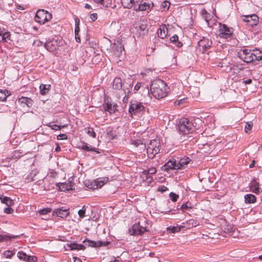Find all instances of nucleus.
<instances>
[{
  "instance_id": "nucleus-1",
  "label": "nucleus",
  "mask_w": 262,
  "mask_h": 262,
  "mask_svg": "<svg viewBox=\"0 0 262 262\" xmlns=\"http://www.w3.org/2000/svg\"><path fill=\"white\" fill-rule=\"evenodd\" d=\"M167 89L166 83L161 79L152 81L150 86V91L152 95L157 99H161L166 96Z\"/></svg>"
},
{
  "instance_id": "nucleus-2",
  "label": "nucleus",
  "mask_w": 262,
  "mask_h": 262,
  "mask_svg": "<svg viewBox=\"0 0 262 262\" xmlns=\"http://www.w3.org/2000/svg\"><path fill=\"white\" fill-rule=\"evenodd\" d=\"M238 56L244 62L249 63L255 60H261L262 59V52L258 49L253 50L244 49L239 52Z\"/></svg>"
},
{
  "instance_id": "nucleus-3",
  "label": "nucleus",
  "mask_w": 262,
  "mask_h": 262,
  "mask_svg": "<svg viewBox=\"0 0 262 262\" xmlns=\"http://www.w3.org/2000/svg\"><path fill=\"white\" fill-rule=\"evenodd\" d=\"M151 225L145 218L140 219L139 221L133 226V234H141L149 230Z\"/></svg>"
},
{
  "instance_id": "nucleus-4",
  "label": "nucleus",
  "mask_w": 262,
  "mask_h": 262,
  "mask_svg": "<svg viewBox=\"0 0 262 262\" xmlns=\"http://www.w3.org/2000/svg\"><path fill=\"white\" fill-rule=\"evenodd\" d=\"M52 18L51 13L43 9L38 10L35 16V20L40 24H44Z\"/></svg>"
},
{
  "instance_id": "nucleus-5",
  "label": "nucleus",
  "mask_w": 262,
  "mask_h": 262,
  "mask_svg": "<svg viewBox=\"0 0 262 262\" xmlns=\"http://www.w3.org/2000/svg\"><path fill=\"white\" fill-rule=\"evenodd\" d=\"M194 130V126L191 120L187 118H181V135H189Z\"/></svg>"
},
{
  "instance_id": "nucleus-6",
  "label": "nucleus",
  "mask_w": 262,
  "mask_h": 262,
  "mask_svg": "<svg viewBox=\"0 0 262 262\" xmlns=\"http://www.w3.org/2000/svg\"><path fill=\"white\" fill-rule=\"evenodd\" d=\"M159 147L160 142L158 140H151L146 149L148 157L153 158L159 152Z\"/></svg>"
},
{
  "instance_id": "nucleus-7",
  "label": "nucleus",
  "mask_w": 262,
  "mask_h": 262,
  "mask_svg": "<svg viewBox=\"0 0 262 262\" xmlns=\"http://www.w3.org/2000/svg\"><path fill=\"white\" fill-rule=\"evenodd\" d=\"M212 44V41L210 36L203 37L198 42V49L202 53L209 49Z\"/></svg>"
},
{
  "instance_id": "nucleus-8",
  "label": "nucleus",
  "mask_w": 262,
  "mask_h": 262,
  "mask_svg": "<svg viewBox=\"0 0 262 262\" xmlns=\"http://www.w3.org/2000/svg\"><path fill=\"white\" fill-rule=\"evenodd\" d=\"M144 110V106L142 103L137 101H133L130 102L129 112L131 114H136Z\"/></svg>"
},
{
  "instance_id": "nucleus-9",
  "label": "nucleus",
  "mask_w": 262,
  "mask_h": 262,
  "mask_svg": "<svg viewBox=\"0 0 262 262\" xmlns=\"http://www.w3.org/2000/svg\"><path fill=\"white\" fill-rule=\"evenodd\" d=\"M108 181L109 178L108 177L98 178L91 183L89 188L92 189L100 188Z\"/></svg>"
},
{
  "instance_id": "nucleus-10",
  "label": "nucleus",
  "mask_w": 262,
  "mask_h": 262,
  "mask_svg": "<svg viewBox=\"0 0 262 262\" xmlns=\"http://www.w3.org/2000/svg\"><path fill=\"white\" fill-rule=\"evenodd\" d=\"M117 103L112 102L108 98L105 100L104 109L105 112H108L111 114L115 113L117 111Z\"/></svg>"
},
{
  "instance_id": "nucleus-11",
  "label": "nucleus",
  "mask_w": 262,
  "mask_h": 262,
  "mask_svg": "<svg viewBox=\"0 0 262 262\" xmlns=\"http://www.w3.org/2000/svg\"><path fill=\"white\" fill-rule=\"evenodd\" d=\"M232 33V32L231 29L227 27L225 25L220 24V29L219 30V35L220 37L227 38L231 35Z\"/></svg>"
},
{
  "instance_id": "nucleus-12",
  "label": "nucleus",
  "mask_w": 262,
  "mask_h": 262,
  "mask_svg": "<svg viewBox=\"0 0 262 262\" xmlns=\"http://www.w3.org/2000/svg\"><path fill=\"white\" fill-rule=\"evenodd\" d=\"M180 168V165L179 163H177L176 160H169L164 165H163L161 169L163 171H169L172 169H179Z\"/></svg>"
},
{
  "instance_id": "nucleus-13",
  "label": "nucleus",
  "mask_w": 262,
  "mask_h": 262,
  "mask_svg": "<svg viewBox=\"0 0 262 262\" xmlns=\"http://www.w3.org/2000/svg\"><path fill=\"white\" fill-rule=\"evenodd\" d=\"M83 243H86L85 244L89 247H99L102 246H106L110 244L109 242H101L100 241H92L88 239H85L83 241Z\"/></svg>"
},
{
  "instance_id": "nucleus-14",
  "label": "nucleus",
  "mask_w": 262,
  "mask_h": 262,
  "mask_svg": "<svg viewBox=\"0 0 262 262\" xmlns=\"http://www.w3.org/2000/svg\"><path fill=\"white\" fill-rule=\"evenodd\" d=\"M153 7L154 4L152 3L142 2L141 0V2L137 6H135V11H148L151 10Z\"/></svg>"
},
{
  "instance_id": "nucleus-15",
  "label": "nucleus",
  "mask_w": 262,
  "mask_h": 262,
  "mask_svg": "<svg viewBox=\"0 0 262 262\" xmlns=\"http://www.w3.org/2000/svg\"><path fill=\"white\" fill-rule=\"evenodd\" d=\"M17 257L22 260L27 262H36L37 257L35 256L27 255L25 252L19 251L17 253Z\"/></svg>"
},
{
  "instance_id": "nucleus-16",
  "label": "nucleus",
  "mask_w": 262,
  "mask_h": 262,
  "mask_svg": "<svg viewBox=\"0 0 262 262\" xmlns=\"http://www.w3.org/2000/svg\"><path fill=\"white\" fill-rule=\"evenodd\" d=\"M141 2V0H121V3L124 8L130 9L134 8L135 10V6Z\"/></svg>"
},
{
  "instance_id": "nucleus-17",
  "label": "nucleus",
  "mask_w": 262,
  "mask_h": 262,
  "mask_svg": "<svg viewBox=\"0 0 262 262\" xmlns=\"http://www.w3.org/2000/svg\"><path fill=\"white\" fill-rule=\"evenodd\" d=\"M18 102L22 107L27 106L30 107L33 104V101L30 98L26 97L19 98L18 99Z\"/></svg>"
},
{
  "instance_id": "nucleus-18",
  "label": "nucleus",
  "mask_w": 262,
  "mask_h": 262,
  "mask_svg": "<svg viewBox=\"0 0 262 262\" xmlns=\"http://www.w3.org/2000/svg\"><path fill=\"white\" fill-rule=\"evenodd\" d=\"M53 213L58 217L64 218L69 214V212L68 209H63V208H61L55 209L53 211Z\"/></svg>"
},
{
  "instance_id": "nucleus-19",
  "label": "nucleus",
  "mask_w": 262,
  "mask_h": 262,
  "mask_svg": "<svg viewBox=\"0 0 262 262\" xmlns=\"http://www.w3.org/2000/svg\"><path fill=\"white\" fill-rule=\"evenodd\" d=\"M45 48L50 52H54L57 48V42L56 40L48 41L45 44Z\"/></svg>"
},
{
  "instance_id": "nucleus-20",
  "label": "nucleus",
  "mask_w": 262,
  "mask_h": 262,
  "mask_svg": "<svg viewBox=\"0 0 262 262\" xmlns=\"http://www.w3.org/2000/svg\"><path fill=\"white\" fill-rule=\"evenodd\" d=\"M11 35L9 32L0 28V41L8 42L10 40Z\"/></svg>"
},
{
  "instance_id": "nucleus-21",
  "label": "nucleus",
  "mask_w": 262,
  "mask_h": 262,
  "mask_svg": "<svg viewBox=\"0 0 262 262\" xmlns=\"http://www.w3.org/2000/svg\"><path fill=\"white\" fill-rule=\"evenodd\" d=\"M73 184L71 182L62 183L59 185V189L62 191H69L73 189Z\"/></svg>"
},
{
  "instance_id": "nucleus-22",
  "label": "nucleus",
  "mask_w": 262,
  "mask_h": 262,
  "mask_svg": "<svg viewBox=\"0 0 262 262\" xmlns=\"http://www.w3.org/2000/svg\"><path fill=\"white\" fill-rule=\"evenodd\" d=\"M243 20L246 22H251V25H255L258 21V17L255 14L247 15L245 16Z\"/></svg>"
},
{
  "instance_id": "nucleus-23",
  "label": "nucleus",
  "mask_w": 262,
  "mask_h": 262,
  "mask_svg": "<svg viewBox=\"0 0 262 262\" xmlns=\"http://www.w3.org/2000/svg\"><path fill=\"white\" fill-rule=\"evenodd\" d=\"M158 36L161 38H164L168 34V29L166 25H163L160 26L157 32Z\"/></svg>"
},
{
  "instance_id": "nucleus-24",
  "label": "nucleus",
  "mask_w": 262,
  "mask_h": 262,
  "mask_svg": "<svg viewBox=\"0 0 262 262\" xmlns=\"http://www.w3.org/2000/svg\"><path fill=\"white\" fill-rule=\"evenodd\" d=\"M79 147L84 150L88 151H95L97 153H99L98 151H97L96 148L92 146H88V144L85 142H81L80 145H79Z\"/></svg>"
},
{
  "instance_id": "nucleus-25",
  "label": "nucleus",
  "mask_w": 262,
  "mask_h": 262,
  "mask_svg": "<svg viewBox=\"0 0 262 262\" xmlns=\"http://www.w3.org/2000/svg\"><path fill=\"white\" fill-rule=\"evenodd\" d=\"M67 246L69 247L71 250H84L85 246L82 244H78L77 243H71V244H67Z\"/></svg>"
},
{
  "instance_id": "nucleus-26",
  "label": "nucleus",
  "mask_w": 262,
  "mask_h": 262,
  "mask_svg": "<svg viewBox=\"0 0 262 262\" xmlns=\"http://www.w3.org/2000/svg\"><path fill=\"white\" fill-rule=\"evenodd\" d=\"M193 208V205L189 201L183 203L181 205V211L186 212H191Z\"/></svg>"
},
{
  "instance_id": "nucleus-27",
  "label": "nucleus",
  "mask_w": 262,
  "mask_h": 262,
  "mask_svg": "<svg viewBox=\"0 0 262 262\" xmlns=\"http://www.w3.org/2000/svg\"><path fill=\"white\" fill-rule=\"evenodd\" d=\"M122 80L120 78L116 77L114 79L113 82V88L114 89L119 90L122 88Z\"/></svg>"
},
{
  "instance_id": "nucleus-28",
  "label": "nucleus",
  "mask_w": 262,
  "mask_h": 262,
  "mask_svg": "<svg viewBox=\"0 0 262 262\" xmlns=\"http://www.w3.org/2000/svg\"><path fill=\"white\" fill-rule=\"evenodd\" d=\"M51 85L50 84H41L40 85L39 89L41 95L46 94L50 90Z\"/></svg>"
},
{
  "instance_id": "nucleus-29",
  "label": "nucleus",
  "mask_w": 262,
  "mask_h": 262,
  "mask_svg": "<svg viewBox=\"0 0 262 262\" xmlns=\"http://www.w3.org/2000/svg\"><path fill=\"white\" fill-rule=\"evenodd\" d=\"M245 202L246 203H253L256 201V197L252 194H248L245 196Z\"/></svg>"
},
{
  "instance_id": "nucleus-30",
  "label": "nucleus",
  "mask_w": 262,
  "mask_h": 262,
  "mask_svg": "<svg viewBox=\"0 0 262 262\" xmlns=\"http://www.w3.org/2000/svg\"><path fill=\"white\" fill-rule=\"evenodd\" d=\"M250 188L252 191L255 193H258L259 192L258 184L256 181H253L250 184Z\"/></svg>"
},
{
  "instance_id": "nucleus-31",
  "label": "nucleus",
  "mask_w": 262,
  "mask_h": 262,
  "mask_svg": "<svg viewBox=\"0 0 262 262\" xmlns=\"http://www.w3.org/2000/svg\"><path fill=\"white\" fill-rule=\"evenodd\" d=\"M10 95L9 92L6 90H0V101H5Z\"/></svg>"
},
{
  "instance_id": "nucleus-32",
  "label": "nucleus",
  "mask_w": 262,
  "mask_h": 262,
  "mask_svg": "<svg viewBox=\"0 0 262 262\" xmlns=\"http://www.w3.org/2000/svg\"><path fill=\"white\" fill-rule=\"evenodd\" d=\"M1 199L2 203L6 204L8 206H11L13 204V201L9 198L5 196Z\"/></svg>"
},
{
  "instance_id": "nucleus-33",
  "label": "nucleus",
  "mask_w": 262,
  "mask_h": 262,
  "mask_svg": "<svg viewBox=\"0 0 262 262\" xmlns=\"http://www.w3.org/2000/svg\"><path fill=\"white\" fill-rule=\"evenodd\" d=\"M132 144L134 145L135 146H140L141 149H144L145 148V145L143 144L142 141L141 140H136L132 141Z\"/></svg>"
},
{
  "instance_id": "nucleus-34",
  "label": "nucleus",
  "mask_w": 262,
  "mask_h": 262,
  "mask_svg": "<svg viewBox=\"0 0 262 262\" xmlns=\"http://www.w3.org/2000/svg\"><path fill=\"white\" fill-rule=\"evenodd\" d=\"M190 161V159L188 157L181 158V170L185 168V166L187 165Z\"/></svg>"
},
{
  "instance_id": "nucleus-35",
  "label": "nucleus",
  "mask_w": 262,
  "mask_h": 262,
  "mask_svg": "<svg viewBox=\"0 0 262 262\" xmlns=\"http://www.w3.org/2000/svg\"><path fill=\"white\" fill-rule=\"evenodd\" d=\"M16 236H9L7 235H0V242L7 241L8 239H11L12 238H15L16 237Z\"/></svg>"
},
{
  "instance_id": "nucleus-36",
  "label": "nucleus",
  "mask_w": 262,
  "mask_h": 262,
  "mask_svg": "<svg viewBox=\"0 0 262 262\" xmlns=\"http://www.w3.org/2000/svg\"><path fill=\"white\" fill-rule=\"evenodd\" d=\"M157 170L155 167H151L147 170H144L143 173L145 175L153 174L156 173Z\"/></svg>"
},
{
  "instance_id": "nucleus-37",
  "label": "nucleus",
  "mask_w": 262,
  "mask_h": 262,
  "mask_svg": "<svg viewBox=\"0 0 262 262\" xmlns=\"http://www.w3.org/2000/svg\"><path fill=\"white\" fill-rule=\"evenodd\" d=\"M85 129L86 130V133L89 136L93 138L96 137V133L93 128L88 127V128H85Z\"/></svg>"
},
{
  "instance_id": "nucleus-38",
  "label": "nucleus",
  "mask_w": 262,
  "mask_h": 262,
  "mask_svg": "<svg viewBox=\"0 0 262 262\" xmlns=\"http://www.w3.org/2000/svg\"><path fill=\"white\" fill-rule=\"evenodd\" d=\"M201 15L203 18H205L206 22L208 23V25H209V20H208V15L207 11L205 9H203L201 11Z\"/></svg>"
},
{
  "instance_id": "nucleus-39",
  "label": "nucleus",
  "mask_w": 262,
  "mask_h": 262,
  "mask_svg": "<svg viewBox=\"0 0 262 262\" xmlns=\"http://www.w3.org/2000/svg\"><path fill=\"white\" fill-rule=\"evenodd\" d=\"M15 252L13 251L7 250L4 252V255L7 258H10L14 255Z\"/></svg>"
},
{
  "instance_id": "nucleus-40",
  "label": "nucleus",
  "mask_w": 262,
  "mask_h": 262,
  "mask_svg": "<svg viewBox=\"0 0 262 262\" xmlns=\"http://www.w3.org/2000/svg\"><path fill=\"white\" fill-rule=\"evenodd\" d=\"M170 6V3L168 1H164L161 4V7L163 11L167 10Z\"/></svg>"
},
{
  "instance_id": "nucleus-41",
  "label": "nucleus",
  "mask_w": 262,
  "mask_h": 262,
  "mask_svg": "<svg viewBox=\"0 0 262 262\" xmlns=\"http://www.w3.org/2000/svg\"><path fill=\"white\" fill-rule=\"evenodd\" d=\"M75 34H78L79 33L80 31V28H79V20L78 18H75Z\"/></svg>"
},
{
  "instance_id": "nucleus-42",
  "label": "nucleus",
  "mask_w": 262,
  "mask_h": 262,
  "mask_svg": "<svg viewBox=\"0 0 262 262\" xmlns=\"http://www.w3.org/2000/svg\"><path fill=\"white\" fill-rule=\"evenodd\" d=\"M51 211V209L50 208H43L42 209H40V210H39L38 213L40 214L44 215V214H47L48 213L50 212Z\"/></svg>"
},
{
  "instance_id": "nucleus-43",
  "label": "nucleus",
  "mask_w": 262,
  "mask_h": 262,
  "mask_svg": "<svg viewBox=\"0 0 262 262\" xmlns=\"http://www.w3.org/2000/svg\"><path fill=\"white\" fill-rule=\"evenodd\" d=\"M85 211H86V209H85L84 206H83L82 207V208L81 209H80L78 211V213L80 218L84 217L85 214Z\"/></svg>"
},
{
  "instance_id": "nucleus-44",
  "label": "nucleus",
  "mask_w": 262,
  "mask_h": 262,
  "mask_svg": "<svg viewBox=\"0 0 262 262\" xmlns=\"http://www.w3.org/2000/svg\"><path fill=\"white\" fill-rule=\"evenodd\" d=\"M168 230L169 232L172 233H175L178 232L180 231V226H177V227H169L168 228Z\"/></svg>"
},
{
  "instance_id": "nucleus-45",
  "label": "nucleus",
  "mask_w": 262,
  "mask_h": 262,
  "mask_svg": "<svg viewBox=\"0 0 262 262\" xmlns=\"http://www.w3.org/2000/svg\"><path fill=\"white\" fill-rule=\"evenodd\" d=\"M169 196L173 202L177 201L179 198V195H177L173 192H170L169 194Z\"/></svg>"
},
{
  "instance_id": "nucleus-46",
  "label": "nucleus",
  "mask_w": 262,
  "mask_h": 262,
  "mask_svg": "<svg viewBox=\"0 0 262 262\" xmlns=\"http://www.w3.org/2000/svg\"><path fill=\"white\" fill-rule=\"evenodd\" d=\"M252 127V123H247L245 126V131L246 133H248L249 131H250Z\"/></svg>"
},
{
  "instance_id": "nucleus-47",
  "label": "nucleus",
  "mask_w": 262,
  "mask_h": 262,
  "mask_svg": "<svg viewBox=\"0 0 262 262\" xmlns=\"http://www.w3.org/2000/svg\"><path fill=\"white\" fill-rule=\"evenodd\" d=\"M52 129L58 130L61 129V126L56 124H52L48 125Z\"/></svg>"
},
{
  "instance_id": "nucleus-48",
  "label": "nucleus",
  "mask_w": 262,
  "mask_h": 262,
  "mask_svg": "<svg viewBox=\"0 0 262 262\" xmlns=\"http://www.w3.org/2000/svg\"><path fill=\"white\" fill-rule=\"evenodd\" d=\"M57 139L58 140H66L67 139V136L66 134H59L57 136Z\"/></svg>"
},
{
  "instance_id": "nucleus-49",
  "label": "nucleus",
  "mask_w": 262,
  "mask_h": 262,
  "mask_svg": "<svg viewBox=\"0 0 262 262\" xmlns=\"http://www.w3.org/2000/svg\"><path fill=\"white\" fill-rule=\"evenodd\" d=\"M158 190L161 192H163L168 190V188L164 186H161L159 187Z\"/></svg>"
},
{
  "instance_id": "nucleus-50",
  "label": "nucleus",
  "mask_w": 262,
  "mask_h": 262,
  "mask_svg": "<svg viewBox=\"0 0 262 262\" xmlns=\"http://www.w3.org/2000/svg\"><path fill=\"white\" fill-rule=\"evenodd\" d=\"M179 37L177 35H173L170 39L171 42H174L178 40Z\"/></svg>"
},
{
  "instance_id": "nucleus-51",
  "label": "nucleus",
  "mask_w": 262,
  "mask_h": 262,
  "mask_svg": "<svg viewBox=\"0 0 262 262\" xmlns=\"http://www.w3.org/2000/svg\"><path fill=\"white\" fill-rule=\"evenodd\" d=\"M4 211L5 213H6L7 214H10L12 212L13 209L9 207H7V208H5Z\"/></svg>"
},
{
  "instance_id": "nucleus-52",
  "label": "nucleus",
  "mask_w": 262,
  "mask_h": 262,
  "mask_svg": "<svg viewBox=\"0 0 262 262\" xmlns=\"http://www.w3.org/2000/svg\"><path fill=\"white\" fill-rule=\"evenodd\" d=\"M141 83L140 82H138L136 83V84L135 85L134 87V91L136 92H137L141 88Z\"/></svg>"
},
{
  "instance_id": "nucleus-53",
  "label": "nucleus",
  "mask_w": 262,
  "mask_h": 262,
  "mask_svg": "<svg viewBox=\"0 0 262 262\" xmlns=\"http://www.w3.org/2000/svg\"><path fill=\"white\" fill-rule=\"evenodd\" d=\"M188 224H189V226L188 227V228H190V226H195V222H194V220H189L188 221Z\"/></svg>"
},
{
  "instance_id": "nucleus-54",
  "label": "nucleus",
  "mask_w": 262,
  "mask_h": 262,
  "mask_svg": "<svg viewBox=\"0 0 262 262\" xmlns=\"http://www.w3.org/2000/svg\"><path fill=\"white\" fill-rule=\"evenodd\" d=\"M90 18L93 21H95L97 18V13H93L91 14Z\"/></svg>"
},
{
  "instance_id": "nucleus-55",
  "label": "nucleus",
  "mask_w": 262,
  "mask_h": 262,
  "mask_svg": "<svg viewBox=\"0 0 262 262\" xmlns=\"http://www.w3.org/2000/svg\"><path fill=\"white\" fill-rule=\"evenodd\" d=\"M75 39L76 40V41L77 42H80V36L78 34V33L77 34H75Z\"/></svg>"
},
{
  "instance_id": "nucleus-56",
  "label": "nucleus",
  "mask_w": 262,
  "mask_h": 262,
  "mask_svg": "<svg viewBox=\"0 0 262 262\" xmlns=\"http://www.w3.org/2000/svg\"><path fill=\"white\" fill-rule=\"evenodd\" d=\"M74 262H82V260L80 258L77 257H74Z\"/></svg>"
},
{
  "instance_id": "nucleus-57",
  "label": "nucleus",
  "mask_w": 262,
  "mask_h": 262,
  "mask_svg": "<svg viewBox=\"0 0 262 262\" xmlns=\"http://www.w3.org/2000/svg\"><path fill=\"white\" fill-rule=\"evenodd\" d=\"M34 44L35 45V46H40V45L42 44V42H41L39 40H35L34 42Z\"/></svg>"
},
{
  "instance_id": "nucleus-58",
  "label": "nucleus",
  "mask_w": 262,
  "mask_h": 262,
  "mask_svg": "<svg viewBox=\"0 0 262 262\" xmlns=\"http://www.w3.org/2000/svg\"><path fill=\"white\" fill-rule=\"evenodd\" d=\"M94 2L97 4H102L104 0H93Z\"/></svg>"
},
{
  "instance_id": "nucleus-59",
  "label": "nucleus",
  "mask_w": 262,
  "mask_h": 262,
  "mask_svg": "<svg viewBox=\"0 0 262 262\" xmlns=\"http://www.w3.org/2000/svg\"><path fill=\"white\" fill-rule=\"evenodd\" d=\"M244 82L246 84H250V83H251L252 82V79H248L247 80H246Z\"/></svg>"
},
{
  "instance_id": "nucleus-60",
  "label": "nucleus",
  "mask_w": 262,
  "mask_h": 262,
  "mask_svg": "<svg viewBox=\"0 0 262 262\" xmlns=\"http://www.w3.org/2000/svg\"><path fill=\"white\" fill-rule=\"evenodd\" d=\"M84 7H85V8H86L87 9H91V6L89 4H85Z\"/></svg>"
},
{
  "instance_id": "nucleus-61",
  "label": "nucleus",
  "mask_w": 262,
  "mask_h": 262,
  "mask_svg": "<svg viewBox=\"0 0 262 262\" xmlns=\"http://www.w3.org/2000/svg\"><path fill=\"white\" fill-rule=\"evenodd\" d=\"M254 161H253V162L250 164L249 165V167L250 168H252L254 167Z\"/></svg>"
},
{
  "instance_id": "nucleus-62",
  "label": "nucleus",
  "mask_w": 262,
  "mask_h": 262,
  "mask_svg": "<svg viewBox=\"0 0 262 262\" xmlns=\"http://www.w3.org/2000/svg\"><path fill=\"white\" fill-rule=\"evenodd\" d=\"M110 262H120L119 260L117 259L116 258L113 260H111Z\"/></svg>"
},
{
  "instance_id": "nucleus-63",
  "label": "nucleus",
  "mask_w": 262,
  "mask_h": 262,
  "mask_svg": "<svg viewBox=\"0 0 262 262\" xmlns=\"http://www.w3.org/2000/svg\"><path fill=\"white\" fill-rule=\"evenodd\" d=\"M17 8L18 9H20H20H21V10H23V8L21 7V6H17Z\"/></svg>"
},
{
  "instance_id": "nucleus-64",
  "label": "nucleus",
  "mask_w": 262,
  "mask_h": 262,
  "mask_svg": "<svg viewBox=\"0 0 262 262\" xmlns=\"http://www.w3.org/2000/svg\"><path fill=\"white\" fill-rule=\"evenodd\" d=\"M55 150L56 151H59L60 150V147L59 146H57L56 148H55Z\"/></svg>"
}]
</instances>
